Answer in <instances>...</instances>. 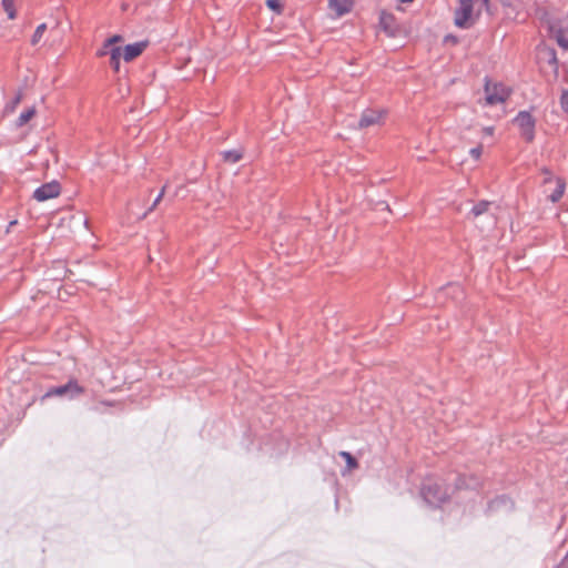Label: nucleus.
I'll return each instance as SVG.
<instances>
[{"label": "nucleus", "instance_id": "f257e3e1", "mask_svg": "<svg viewBox=\"0 0 568 568\" xmlns=\"http://www.w3.org/2000/svg\"><path fill=\"white\" fill-rule=\"evenodd\" d=\"M420 494L424 500L430 506H439L448 498V491L438 481L428 479L423 486Z\"/></svg>", "mask_w": 568, "mask_h": 568}, {"label": "nucleus", "instance_id": "f03ea898", "mask_svg": "<svg viewBox=\"0 0 568 568\" xmlns=\"http://www.w3.org/2000/svg\"><path fill=\"white\" fill-rule=\"evenodd\" d=\"M84 393V387L79 385L78 381L75 378H70L68 383L59 386L50 387L45 394L43 395V398H50V397H63L68 399H74L81 396Z\"/></svg>", "mask_w": 568, "mask_h": 568}, {"label": "nucleus", "instance_id": "7ed1b4c3", "mask_svg": "<svg viewBox=\"0 0 568 568\" xmlns=\"http://www.w3.org/2000/svg\"><path fill=\"white\" fill-rule=\"evenodd\" d=\"M514 122L519 128L523 139L527 142H531L535 138L536 124L532 115L527 111H520L514 119Z\"/></svg>", "mask_w": 568, "mask_h": 568}, {"label": "nucleus", "instance_id": "20e7f679", "mask_svg": "<svg viewBox=\"0 0 568 568\" xmlns=\"http://www.w3.org/2000/svg\"><path fill=\"white\" fill-rule=\"evenodd\" d=\"M485 94L486 103L489 105H495L506 101V99L509 97V91L503 84H491L489 81H486Z\"/></svg>", "mask_w": 568, "mask_h": 568}, {"label": "nucleus", "instance_id": "39448f33", "mask_svg": "<svg viewBox=\"0 0 568 568\" xmlns=\"http://www.w3.org/2000/svg\"><path fill=\"white\" fill-rule=\"evenodd\" d=\"M61 186L57 181H52L39 186L34 193L33 197L39 202H44L47 200L57 197L60 194Z\"/></svg>", "mask_w": 568, "mask_h": 568}, {"label": "nucleus", "instance_id": "423d86ee", "mask_svg": "<svg viewBox=\"0 0 568 568\" xmlns=\"http://www.w3.org/2000/svg\"><path fill=\"white\" fill-rule=\"evenodd\" d=\"M473 13V0H459V7L455 12V24L466 28Z\"/></svg>", "mask_w": 568, "mask_h": 568}, {"label": "nucleus", "instance_id": "0eeeda50", "mask_svg": "<svg viewBox=\"0 0 568 568\" xmlns=\"http://www.w3.org/2000/svg\"><path fill=\"white\" fill-rule=\"evenodd\" d=\"M383 119V112L378 110L367 109L363 112L358 126L365 129L372 125L379 124Z\"/></svg>", "mask_w": 568, "mask_h": 568}, {"label": "nucleus", "instance_id": "6e6552de", "mask_svg": "<svg viewBox=\"0 0 568 568\" xmlns=\"http://www.w3.org/2000/svg\"><path fill=\"white\" fill-rule=\"evenodd\" d=\"M551 30L555 33V38L557 40V43L561 48L568 49V20L560 21L557 27L552 26Z\"/></svg>", "mask_w": 568, "mask_h": 568}, {"label": "nucleus", "instance_id": "1a4fd4ad", "mask_svg": "<svg viewBox=\"0 0 568 568\" xmlns=\"http://www.w3.org/2000/svg\"><path fill=\"white\" fill-rule=\"evenodd\" d=\"M148 42L141 41L125 45L123 50V59L129 62L139 57L146 48Z\"/></svg>", "mask_w": 568, "mask_h": 568}, {"label": "nucleus", "instance_id": "9d476101", "mask_svg": "<svg viewBox=\"0 0 568 568\" xmlns=\"http://www.w3.org/2000/svg\"><path fill=\"white\" fill-rule=\"evenodd\" d=\"M538 58L540 61H545L549 65H551L554 68L555 72H557L558 59H557L555 49L548 48V47H544V48L539 49Z\"/></svg>", "mask_w": 568, "mask_h": 568}, {"label": "nucleus", "instance_id": "9b49d317", "mask_svg": "<svg viewBox=\"0 0 568 568\" xmlns=\"http://www.w3.org/2000/svg\"><path fill=\"white\" fill-rule=\"evenodd\" d=\"M328 7L336 17H342L351 11L352 3L348 0H328Z\"/></svg>", "mask_w": 568, "mask_h": 568}, {"label": "nucleus", "instance_id": "f8f14e48", "mask_svg": "<svg viewBox=\"0 0 568 568\" xmlns=\"http://www.w3.org/2000/svg\"><path fill=\"white\" fill-rule=\"evenodd\" d=\"M110 64L114 71H119L120 69V59L123 57L122 50L120 47H112L110 49Z\"/></svg>", "mask_w": 568, "mask_h": 568}, {"label": "nucleus", "instance_id": "ddd939ff", "mask_svg": "<svg viewBox=\"0 0 568 568\" xmlns=\"http://www.w3.org/2000/svg\"><path fill=\"white\" fill-rule=\"evenodd\" d=\"M511 506H513V503L510 501L509 498H507L506 496H500L490 501L489 509L498 510L501 507L511 508Z\"/></svg>", "mask_w": 568, "mask_h": 568}, {"label": "nucleus", "instance_id": "4468645a", "mask_svg": "<svg viewBox=\"0 0 568 568\" xmlns=\"http://www.w3.org/2000/svg\"><path fill=\"white\" fill-rule=\"evenodd\" d=\"M221 155L223 161L227 163H236L243 158L241 150L223 151Z\"/></svg>", "mask_w": 568, "mask_h": 568}, {"label": "nucleus", "instance_id": "2eb2a0df", "mask_svg": "<svg viewBox=\"0 0 568 568\" xmlns=\"http://www.w3.org/2000/svg\"><path fill=\"white\" fill-rule=\"evenodd\" d=\"M477 485H478L477 479H475L474 477L467 478L466 476H459L456 481V487L458 489H462V488L474 489L477 487Z\"/></svg>", "mask_w": 568, "mask_h": 568}, {"label": "nucleus", "instance_id": "dca6fc26", "mask_svg": "<svg viewBox=\"0 0 568 568\" xmlns=\"http://www.w3.org/2000/svg\"><path fill=\"white\" fill-rule=\"evenodd\" d=\"M36 112L37 111L34 106L24 110L17 119V126L20 128L27 124L36 115Z\"/></svg>", "mask_w": 568, "mask_h": 568}, {"label": "nucleus", "instance_id": "f3484780", "mask_svg": "<svg viewBox=\"0 0 568 568\" xmlns=\"http://www.w3.org/2000/svg\"><path fill=\"white\" fill-rule=\"evenodd\" d=\"M490 204L491 203L488 201H480L479 203H477L476 205L473 206L470 214L474 217H477V216L486 213L488 211Z\"/></svg>", "mask_w": 568, "mask_h": 568}, {"label": "nucleus", "instance_id": "a211bd4d", "mask_svg": "<svg viewBox=\"0 0 568 568\" xmlns=\"http://www.w3.org/2000/svg\"><path fill=\"white\" fill-rule=\"evenodd\" d=\"M339 456L345 459L347 464V469L353 470L358 467L357 460L353 457V455L348 452H341Z\"/></svg>", "mask_w": 568, "mask_h": 568}, {"label": "nucleus", "instance_id": "6ab92c4d", "mask_svg": "<svg viewBox=\"0 0 568 568\" xmlns=\"http://www.w3.org/2000/svg\"><path fill=\"white\" fill-rule=\"evenodd\" d=\"M47 30V24L45 23H41L37 27L32 38H31V44L32 45H37L40 40L42 39L43 37V33L45 32Z\"/></svg>", "mask_w": 568, "mask_h": 568}, {"label": "nucleus", "instance_id": "aec40b11", "mask_svg": "<svg viewBox=\"0 0 568 568\" xmlns=\"http://www.w3.org/2000/svg\"><path fill=\"white\" fill-rule=\"evenodd\" d=\"M3 10L7 12L9 19H14L17 16L14 9V0H2Z\"/></svg>", "mask_w": 568, "mask_h": 568}, {"label": "nucleus", "instance_id": "412c9836", "mask_svg": "<svg viewBox=\"0 0 568 568\" xmlns=\"http://www.w3.org/2000/svg\"><path fill=\"white\" fill-rule=\"evenodd\" d=\"M21 100H22V94L19 92V93L13 98V100H12L10 103H8V104L6 105V111H7V112H13V111H14V109L17 108V105L21 102Z\"/></svg>", "mask_w": 568, "mask_h": 568}, {"label": "nucleus", "instance_id": "4be33fe9", "mask_svg": "<svg viewBox=\"0 0 568 568\" xmlns=\"http://www.w3.org/2000/svg\"><path fill=\"white\" fill-rule=\"evenodd\" d=\"M121 41H122V37L119 34H115L104 41V47L111 49L112 47H116L115 43L121 42Z\"/></svg>", "mask_w": 568, "mask_h": 568}, {"label": "nucleus", "instance_id": "5701e85b", "mask_svg": "<svg viewBox=\"0 0 568 568\" xmlns=\"http://www.w3.org/2000/svg\"><path fill=\"white\" fill-rule=\"evenodd\" d=\"M266 6H267L271 10H273V11H275V12H277V13H281V12H282V4H281L280 0H267V1H266Z\"/></svg>", "mask_w": 568, "mask_h": 568}, {"label": "nucleus", "instance_id": "b1692460", "mask_svg": "<svg viewBox=\"0 0 568 568\" xmlns=\"http://www.w3.org/2000/svg\"><path fill=\"white\" fill-rule=\"evenodd\" d=\"M165 189H166V186L162 187L161 192L159 193V195L153 201V203L150 206L149 211L146 213H144L143 217H145L149 212L153 211L158 206V204L160 203V201L162 200V197L164 195Z\"/></svg>", "mask_w": 568, "mask_h": 568}, {"label": "nucleus", "instance_id": "393cba45", "mask_svg": "<svg viewBox=\"0 0 568 568\" xmlns=\"http://www.w3.org/2000/svg\"><path fill=\"white\" fill-rule=\"evenodd\" d=\"M564 194V186L562 185H558V187L552 192V194L550 195V200L552 202H557L560 200V197L562 196Z\"/></svg>", "mask_w": 568, "mask_h": 568}, {"label": "nucleus", "instance_id": "a878e982", "mask_svg": "<svg viewBox=\"0 0 568 568\" xmlns=\"http://www.w3.org/2000/svg\"><path fill=\"white\" fill-rule=\"evenodd\" d=\"M561 108L568 112V91H564L560 98Z\"/></svg>", "mask_w": 568, "mask_h": 568}, {"label": "nucleus", "instance_id": "bb28decb", "mask_svg": "<svg viewBox=\"0 0 568 568\" xmlns=\"http://www.w3.org/2000/svg\"><path fill=\"white\" fill-rule=\"evenodd\" d=\"M469 154L475 159L478 160L481 155V146L478 145L476 148L470 149Z\"/></svg>", "mask_w": 568, "mask_h": 568}, {"label": "nucleus", "instance_id": "cd10ccee", "mask_svg": "<svg viewBox=\"0 0 568 568\" xmlns=\"http://www.w3.org/2000/svg\"><path fill=\"white\" fill-rule=\"evenodd\" d=\"M110 53V48H105L104 45L98 51L99 57H103Z\"/></svg>", "mask_w": 568, "mask_h": 568}, {"label": "nucleus", "instance_id": "c85d7f7f", "mask_svg": "<svg viewBox=\"0 0 568 568\" xmlns=\"http://www.w3.org/2000/svg\"><path fill=\"white\" fill-rule=\"evenodd\" d=\"M484 133L487 134V135H493L494 128L493 126L484 128Z\"/></svg>", "mask_w": 568, "mask_h": 568}, {"label": "nucleus", "instance_id": "c756f323", "mask_svg": "<svg viewBox=\"0 0 568 568\" xmlns=\"http://www.w3.org/2000/svg\"><path fill=\"white\" fill-rule=\"evenodd\" d=\"M16 224H18V221H17V220L11 221V222L9 223V225H8L7 233H8V232H10V229H11L12 226H14Z\"/></svg>", "mask_w": 568, "mask_h": 568}, {"label": "nucleus", "instance_id": "7c9ffc66", "mask_svg": "<svg viewBox=\"0 0 568 568\" xmlns=\"http://www.w3.org/2000/svg\"><path fill=\"white\" fill-rule=\"evenodd\" d=\"M402 2H412L413 0H400Z\"/></svg>", "mask_w": 568, "mask_h": 568}, {"label": "nucleus", "instance_id": "2f4dec72", "mask_svg": "<svg viewBox=\"0 0 568 568\" xmlns=\"http://www.w3.org/2000/svg\"><path fill=\"white\" fill-rule=\"evenodd\" d=\"M484 2V4H488V1L489 0H481Z\"/></svg>", "mask_w": 568, "mask_h": 568}]
</instances>
